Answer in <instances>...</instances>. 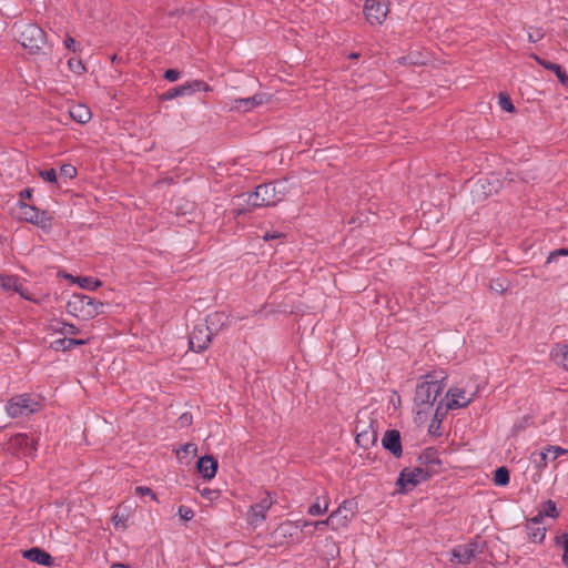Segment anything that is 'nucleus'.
Returning <instances> with one entry per match:
<instances>
[{
    "mask_svg": "<svg viewBox=\"0 0 568 568\" xmlns=\"http://www.w3.org/2000/svg\"><path fill=\"white\" fill-rule=\"evenodd\" d=\"M197 453V446L193 443H186L176 450L179 458H186L187 456H195Z\"/></svg>",
    "mask_w": 568,
    "mask_h": 568,
    "instance_id": "37",
    "label": "nucleus"
},
{
    "mask_svg": "<svg viewBox=\"0 0 568 568\" xmlns=\"http://www.w3.org/2000/svg\"><path fill=\"white\" fill-rule=\"evenodd\" d=\"M179 516L181 519L189 521L194 517V511L191 507L181 505L178 510Z\"/></svg>",
    "mask_w": 568,
    "mask_h": 568,
    "instance_id": "44",
    "label": "nucleus"
},
{
    "mask_svg": "<svg viewBox=\"0 0 568 568\" xmlns=\"http://www.w3.org/2000/svg\"><path fill=\"white\" fill-rule=\"evenodd\" d=\"M63 43L68 50L72 51V52L78 51L77 42H75L74 38H72L70 34L65 36Z\"/></svg>",
    "mask_w": 568,
    "mask_h": 568,
    "instance_id": "47",
    "label": "nucleus"
},
{
    "mask_svg": "<svg viewBox=\"0 0 568 568\" xmlns=\"http://www.w3.org/2000/svg\"><path fill=\"white\" fill-rule=\"evenodd\" d=\"M358 428L359 427L357 425L356 426L357 434H356V438H355L357 445L364 449H368L369 447L375 445V443L377 440L376 430H374L371 425L368 426L367 429L358 430Z\"/></svg>",
    "mask_w": 568,
    "mask_h": 568,
    "instance_id": "22",
    "label": "nucleus"
},
{
    "mask_svg": "<svg viewBox=\"0 0 568 568\" xmlns=\"http://www.w3.org/2000/svg\"><path fill=\"white\" fill-rule=\"evenodd\" d=\"M134 494L140 496V497L149 496L151 499L158 501V498H156V495L154 494V491L151 488L146 487V486H136L134 488Z\"/></svg>",
    "mask_w": 568,
    "mask_h": 568,
    "instance_id": "42",
    "label": "nucleus"
},
{
    "mask_svg": "<svg viewBox=\"0 0 568 568\" xmlns=\"http://www.w3.org/2000/svg\"><path fill=\"white\" fill-rule=\"evenodd\" d=\"M104 304L100 301L82 294L74 293L67 303V312L73 316L81 315L83 318H94L102 313Z\"/></svg>",
    "mask_w": 568,
    "mask_h": 568,
    "instance_id": "5",
    "label": "nucleus"
},
{
    "mask_svg": "<svg viewBox=\"0 0 568 568\" xmlns=\"http://www.w3.org/2000/svg\"><path fill=\"white\" fill-rule=\"evenodd\" d=\"M446 413H447L446 407L444 408L443 400H440L436 407L434 417L429 424L428 432L430 435L436 436V437L442 436L440 425H442L443 419L446 416Z\"/></svg>",
    "mask_w": 568,
    "mask_h": 568,
    "instance_id": "23",
    "label": "nucleus"
},
{
    "mask_svg": "<svg viewBox=\"0 0 568 568\" xmlns=\"http://www.w3.org/2000/svg\"><path fill=\"white\" fill-rule=\"evenodd\" d=\"M193 417L190 413H184L179 417L180 427H187L192 424Z\"/></svg>",
    "mask_w": 568,
    "mask_h": 568,
    "instance_id": "48",
    "label": "nucleus"
},
{
    "mask_svg": "<svg viewBox=\"0 0 568 568\" xmlns=\"http://www.w3.org/2000/svg\"><path fill=\"white\" fill-rule=\"evenodd\" d=\"M40 176L45 182L55 183L57 182V172L54 169L42 170L40 171Z\"/></svg>",
    "mask_w": 568,
    "mask_h": 568,
    "instance_id": "45",
    "label": "nucleus"
},
{
    "mask_svg": "<svg viewBox=\"0 0 568 568\" xmlns=\"http://www.w3.org/2000/svg\"><path fill=\"white\" fill-rule=\"evenodd\" d=\"M273 503L274 501L271 495L266 493L260 501L253 504L250 507L247 513L248 523L252 525H258L264 521L266 518V513L272 507Z\"/></svg>",
    "mask_w": 568,
    "mask_h": 568,
    "instance_id": "15",
    "label": "nucleus"
},
{
    "mask_svg": "<svg viewBox=\"0 0 568 568\" xmlns=\"http://www.w3.org/2000/svg\"><path fill=\"white\" fill-rule=\"evenodd\" d=\"M544 515L539 511L535 517L530 518L527 520V523L529 525H537V526H540L541 525V521L544 519Z\"/></svg>",
    "mask_w": 568,
    "mask_h": 568,
    "instance_id": "51",
    "label": "nucleus"
},
{
    "mask_svg": "<svg viewBox=\"0 0 568 568\" xmlns=\"http://www.w3.org/2000/svg\"><path fill=\"white\" fill-rule=\"evenodd\" d=\"M300 527L302 531H305L307 528L312 527L313 529L324 530L325 527L331 528L329 516L323 520L308 521V520H298L296 523V528Z\"/></svg>",
    "mask_w": 568,
    "mask_h": 568,
    "instance_id": "34",
    "label": "nucleus"
},
{
    "mask_svg": "<svg viewBox=\"0 0 568 568\" xmlns=\"http://www.w3.org/2000/svg\"><path fill=\"white\" fill-rule=\"evenodd\" d=\"M163 78L170 82L178 81L181 78V72L178 69H168Z\"/></svg>",
    "mask_w": 568,
    "mask_h": 568,
    "instance_id": "46",
    "label": "nucleus"
},
{
    "mask_svg": "<svg viewBox=\"0 0 568 568\" xmlns=\"http://www.w3.org/2000/svg\"><path fill=\"white\" fill-rule=\"evenodd\" d=\"M564 85L568 88V82H566V84H564Z\"/></svg>",
    "mask_w": 568,
    "mask_h": 568,
    "instance_id": "61",
    "label": "nucleus"
},
{
    "mask_svg": "<svg viewBox=\"0 0 568 568\" xmlns=\"http://www.w3.org/2000/svg\"><path fill=\"white\" fill-rule=\"evenodd\" d=\"M358 511V504L355 499L344 500L336 510L329 515L331 529L339 530L346 528Z\"/></svg>",
    "mask_w": 568,
    "mask_h": 568,
    "instance_id": "9",
    "label": "nucleus"
},
{
    "mask_svg": "<svg viewBox=\"0 0 568 568\" xmlns=\"http://www.w3.org/2000/svg\"><path fill=\"white\" fill-rule=\"evenodd\" d=\"M119 524H121V520H115V519H114V526H115V527H118V526H119Z\"/></svg>",
    "mask_w": 568,
    "mask_h": 568,
    "instance_id": "58",
    "label": "nucleus"
},
{
    "mask_svg": "<svg viewBox=\"0 0 568 568\" xmlns=\"http://www.w3.org/2000/svg\"><path fill=\"white\" fill-rule=\"evenodd\" d=\"M111 568H132L130 565H125V564H121V562H115L111 566Z\"/></svg>",
    "mask_w": 568,
    "mask_h": 568,
    "instance_id": "56",
    "label": "nucleus"
},
{
    "mask_svg": "<svg viewBox=\"0 0 568 568\" xmlns=\"http://www.w3.org/2000/svg\"><path fill=\"white\" fill-rule=\"evenodd\" d=\"M224 318L223 313H214L209 315L205 322L195 324L189 337L190 348L196 353L205 351L210 346L213 336L210 325L215 323L224 325Z\"/></svg>",
    "mask_w": 568,
    "mask_h": 568,
    "instance_id": "3",
    "label": "nucleus"
},
{
    "mask_svg": "<svg viewBox=\"0 0 568 568\" xmlns=\"http://www.w3.org/2000/svg\"><path fill=\"white\" fill-rule=\"evenodd\" d=\"M526 530L528 539L532 542L541 544L546 538V528L537 525H529L526 523Z\"/></svg>",
    "mask_w": 568,
    "mask_h": 568,
    "instance_id": "30",
    "label": "nucleus"
},
{
    "mask_svg": "<svg viewBox=\"0 0 568 568\" xmlns=\"http://www.w3.org/2000/svg\"><path fill=\"white\" fill-rule=\"evenodd\" d=\"M499 105L504 111L513 112L515 106L510 100V98L506 93L499 94Z\"/></svg>",
    "mask_w": 568,
    "mask_h": 568,
    "instance_id": "41",
    "label": "nucleus"
},
{
    "mask_svg": "<svg viewBox=\"0 0 568 568\" xmlns=\"http://www.w3.org/2000/svg\"><path fill=\"white\" fill-rule=\"evenodd\" d=\"M201 494H202V496H204V497H206L209 499H212L211 495L216 494V491L215 490H210V489L205 488V489H203L201 491Z\"/></svg>",
    "mask_w": 568,
    "mask_h": 568,
    "instance_id": "55",
    "label": "nucleus"
},
{
    "mask_svg": "<svg viewBox=\"0 0 568 568\" xmlns=\"http://www.w3.org/2000/svg\"><path fill=\"white\" fill-rule=\"evenodd\" d=\"M20 210V220L33 224L43 231H50L52 226V216L48 211L38 209L34 205H29L23 201L18 202Z\"/></svg>",
    "mask_w": 568,
    "mask_h": 568,
    "instance_id": "8",
    "label": "nucleus"
},
{
    "mask_svg": "<svg viewBox=\"0 0 568 568\" xmlns=\"http://www.w3.org/2000/svg\"><path fill=\"white\" fill-rule=\"evenodd\" d=\"M50 327L53 332L62 334L64 336L67 335H77L80 333L79 327H77L72 323H67L62 320H53L50 323Z\"/></svg>",
    "mask_w": 568,
    "mask_h": 568,
    "instance_id": "25",
    "label": "nucleus"
},
{
    "mask_svg": "<svg viewBox=\"0 0 568 568\" xmlns=\"http://www.w3.org/2000/svg\"><path fill=\"white\" fill-rule=\"evenodd\" d=\"M510 474L506 466H500L494 471L493 481L496 486L505 487L509 484Z\"/></svg>",
    "mask_w": 568,
    "mask_h": 568,
    "instance_id": "32",
    "label": "nucleus"
},
{
    "mask_svg": "<svg viewBox=\"0 0 568 568\" xmlns=\"http://www.w3.org/2000/svg\"><path fill=\"white\" fill-rule=\"evenodd\" d=\"M447 374L444 371H433L418 382L414 395V404L419 407L418 414L425 413L432 407L437 397L442 394L446 386Z\"/></svg>",
    "mask_w": 568,
    "mask_h": 568,
    "instance_id": "1",
    "label": "nucleus"
},
{
    "mask_svg": "<svg viewBox=\"0 0 568 568\" xmlns=\"http://www.w3.org/2000/svg\"><path fill=\"white\" fill-rule=\"evenodd\" d=\"M419 466L424 469H432L434 475L438 473L442 462L435 448L428 447L418 456Z\"/></svg>",
    "mask_w": 568,
    "mask_h": 568,
    "instance_id": "18",
    "label": "nucleus"
},
{
    "mask_svg": "<svg viewBox=\"0 0 568 568\" xmlns=\"http://www.w3.org/2000/svg\"><path fill=\"white\" fill-rule=\"evenodd\" d=\"M542 37H544V34L539 30H537L535 33L528 34L529 41L534 42V43L539 41Z\"/></svg>",
    "mask_w": 568,
    "mask_h": 568,
    "instance_id": "52",
    "label": "nucleus"
},
{
    "mask_svg": "<svg viewBox=\"0 0 568 568\" xmlns=\"http://www.w3.org/2000/svg\"><path fill=\"white\" fill-rule=\"evenodd\" d=\"M22 298L27 301H33L34 298L28 293V291L23 286V281L20 283V292H17Z\"/></svg>",
    "mask_w": 568,
    "mask_h": 568,
    "instance_id": "50",
    "label": "nucleus"
},
{
    "mask_svg": "<svg viewBox=\"0 0 568 568\" xmlns=\"http://www.w3.org/2000/svg\"><path fill=\"white\" fill-rule=\"evenodd\" d=\"M560 256H568V248L562 247L550 252V254L547 257L546 264L557 262Z\"/></svg>",
    "mask_w": 568,
    "mask_h": 568,
    "instance_id": "43",
    "label": "nucleus"
},
{
    "mask_svg": "<svg viewBox=\"0 0 568 568\" xmlns=\"http://www.w3.org/2000/svg\"><path fill=\"white\" fill-rule=\"evenodd\" d=\"M73 282H75L81 288L88 291H95L102 285L100 280L91 276H78L73 278Z\"/></svg>",
    "mask_w": 568,
    "mask_h": 568,
    "instance_id": "31",
    "label": "nucleus"
},
{
    "mask_svg": "<svg viewBox=\"0 0 568 568\" xmlns=\"http://www.w3.org/2000/svg\"><path fill=\"white\" fill-rule=\"evenodd\" d=\"M434 476L432 469H424L422 466L415 468L405 467L399 473L396 485L399 493H407L423 481H427Z\"/></svg>",
    "mask_w": 568,
    "mask_h": 568,
    "instance_id": "7",
    "label": "nucleus"
},
{
    "mask_svg": "<svg viewBox=\"0 0 568 568\" xmlns=\"http://www.w3.org/2000/svg\"><path fill=\"white\" fill-rule=\"evenodd\" d=\"M68 67L72 72L77 74H82L85 71L84 63L80 59L70 58L68 60Z\"/></svg>",
    "mask_w": 568,
    "mask_h": 568,
    "instance_id": "38",
    "label": "nucleus"
},
{
    "mask_svg": "<svg viewBox=\"0 0 568 568\" xmlns=\"http://www.w3.org/2000/svg\"><path fill=\"white\" fill-rule=\"evenodd\" d=\"M568 450L561 448L560 446L548 445L540 452H534L530 456L531 463L535 465V468L539 471H542L548 464V454L551 455V460L557 459L559 456L567 454Z\"/></svg>",
    "mask_w": 568,
    "mask_h": 568,
    "instance_id": "14",
    "label": "nucleus"
},
{
    "mask_svg": "<svg viewBox=\"0 0 568 568\" xmlns=\"http://www.w3.org/2000/svg\"><path fill=\"white\" fill-rule=\"evenodd\" d=\"M37 439L28 434L18 433L9 438L8 449L17 456H33L37 452Z\"/></svg>",
    "mask_w": 568,
    "mask_h": 568,
    "instance_id": "11",
    "label": "nucleus"
},
{
    "mask_svg": "<svg viewBox=\"0 0 568 568\" xmlns=\"http://www.w3.org/2000/svg\"><path fill=\"white\" fill-rule=\"evenodd\" d=\"M23 557L32 562L51 567L54 564V558L41 548L32 547L23 551Z\"/></svg>",
    "mask_w": 568,
    "mask_h": 568,
    "instance_id": "20",
    "label": "nucleus"
},
{
    "mask_svg": "<svg viewBox=\"0 0 568 568\" xmlns=\"http://www.w3.org/2000/svg\"><path fill=\"white\" fill-rule=\"evenodd\" d=\"M506 280H491L489 283V288L498 294H504L507 290Z\"/></svg>",
    "mask_w": 568,
    "mask_h": 568,
    "instance_id": "39",
    "label": "nucleus"
},
{
    "mask_svg": "<svg viewBox=\"0 0 568 568\" xmlns=\"http://www.w3.org/2000/svg\"><path fill=\"white\" fill-rule=\"evenodd\" d=\"M22 282V278H20L18 275H7L3 276V283L1 286V290L4 292H20V283Z\"/></svg>",
    "mask_w": 568,
    "mask_h": 568,
    "instance_id": "33",
    "label": "nucleus"
},
{
    "mask_svg": "<svg viewBox=\"0 0 568 568\" xmlns=\"http://www.w3.org/2000/svg\"><path fill=\"white\" fill-rule=\"evenodd\" d=\"M483 548L484 545L476 540L468 544L458 545L452 550L450 561L468 565L478 554L483 552Z\"/></svg>",
    "mask_w": 568,
    "mask_h": 568,
    "instance_id": "13",
    "label": "nucleus"
},
{
    "mask_svg": "<svg viewBox=\"0 0 568 568\" xmlns=\"http://www.w3.org/2000/svg\"><path fill=\"white\" fill-rule=\"evenodd\" d=\"M119 524H121V520H115V519H114V526H115V527H118V526H119Z\"/></svg>",
    "mask_w": 568,
    "mask_h": 568,
    "instance_id": "59",
    "label": "nucleus"
},
{
    "mask_svg": "<svg viewBox=\"0 0 568 568\" xmlns=\"http://www.w3.org/2000/svg\"><path fill=\"white\" fill-rule=\"evenodd\" d=\"M292 528H293V523L286 521V523H283L278 529L282 531L283 536H286L287 534L292 535V532H291Z\"/></svg>",
    "mask_w": 568,
    "mask_h": 568,
    "instance_id": "49",
    "label": "nucleus"
},
{
    "mask_svg": "<svg viewBox=\"0 0 568 568\" xmlns=\"http://www.w3.org/2000/svg\"><path fill=\"white\" fill-rule=\"evenodd\" d=\"M447 396H450L452 399L445 404L446 410H453V409L466 407L473 400V397H470V398L465 399L464 402H459V398H463V399L465 398V390L462 388H450L447 392Z\"/></svg>",
    "mask_w": 568,
    "mask_h": 568,
    "instance_id": "21",
    "label": "nucleus"
},
{
    "mask_svg": "<svg viewBox=\"0 0 568 568\" xmlns=\"http://www.w3.org/2000/svg\"><path fill=\"white\" fill-rule=\"evenodd\" d=\"M515 428L518 430V429H521L523 428V425H515Z\"/></svg>",
    "mask_w": 568,
    "mask_h": 568,
    "instance_id": "60",
    "label": "nucleus"
},
{
    "mask_svg": "<svg viewBox=\"0 0 568 568\" xmlns=\"http://www.w3.org/2000/svg\"><path fill=\"white\" fill-rule=\"evenodd\" d=\"M555 546L564 550L562 565L568 568V532L558 534L554 539Z\"/></svg>",
    "mask_w": 568,
    "mask_h": 568,
    "instance_id": "35",
    "label": "nucleus"
},
{
    "mask_svg": "<svg viewBox=\"0 0 568 568\" xmlns=\"http://www.w3.org/2000/svg\"><path fill=\"white\" fill-rule=\"evenodd\" d=\"M70 116L78 123L85 124L91 118L92 113L87 105L78 104L71 108Z\"/></svg>",
    "mask_w": 568,
    "mask_h": 568,
    "instance_id": "28",
    "label": "nucleus"
},
{
    "mask_svg": "<svg viewBox=\"0 0 568 568\" xmlns=\"http://www.w3.org/2000/svg\"><path fill=\"white\" fill-rule=\"evenodd\" d=\"M45 40V32L36 23H23L19 27V42L32 54L43 48Z\"/></svg>",
    "mask_w": 568,
    "mask_h": 568,
    "instance_id": "6",
    "label": "nucleus"
},
{
    "mask_svg": "<svg viewBox=\"0 0 568 568\" xmlns=\"http://www.w3.org/2000/svg\"><path fill=\"white\" fill-rule=\"evenodd\" d=\"M280 236H281V234H278V233H276V232H273V233H268V232H267V233H265V235H264V240H265V241H270V240L277 239V237H280Z\"/></svg>",
    "mask_w": 568,
    "mask_h": 568,
    "instance_id": "54",
    "label": "nucleus"
},
{
    "mask_svg": "<svg viewBox=\"0 0 568 568\" xmlns=\"http://www.w3.org/2000/svg\"><path fill=\"white\" fill-rule=\"evenodd\" d=\"M217 467V460L211 455L202 456L196 463L197 471L206 480H210L215 477Z\"/></svg>",
    "mask_w": 568,
    "mask_h": 568,
    "instance_id": "19",
    "label": "nucleus"
},
{
    "mask_svg": "<svg viewBox=\"0 0 568 568\" xmlns=\"http://www.w3.org/2000/svg\"><path fill=\"white\" fill-rule=\"evenodd\" d=\"M87 343H88L87 339L62 337V338L55 339L51 344V347L54 351L65 352V351H70L72 348H74L75 346L85 345Z\"/></svg>",
    "mask_w": 568,
    "mask_h": 568,
    "instance_id": "24",
    "label": "nucleus"
},
{
    "mask_svg": "<svg viewBox=\"0 0 568 568\" xmlns=\"http://www.w3.org/2000/svg\"><path fill=\"white\" fill-rule=\"evenodd\" d=\"M286 194V186L283 182H270L260 184L255 191L245 194V202L248 206L263 207L273 206L281 202ZM244 196V194L242 195Z\"/></svg>",
    "mask_w": 568,
    "mask_h": 568,
    "instance_id": "2",
    "label": "nucleus"
},
{
    "mask_svg": "<svg viewBox=\"0 0 568 568\" xmlns=\"http://www.w3.org/2000/svg\"><path fill=\"white\" fill-rule=\"evenodd\" d=\"M349 57H351L352 59H356V58H358V57H359V53H352Z\"/></svg>",
    "mask_w": 568,
    "mask_h": 568,
    "instance_id": "57",
    "label": "nucleus"
},
{
    "mask_svg": "<svg viewBox=\"0 0 568 568\" xmlns=\"http://www.w3.org/2000/svg\"><path fill=\"white\" fill-rule=\"evenodd\" d=\"M382 446L388 450L395 458L403 455L400 433L397 429H387L382 438Z\"/></svg>",
    "mask_w": 568,
    "mask_h": 568,
    "instance_id": "16",
    "label": "nucleus"
},
{
    "mask_svg": "<svg viewBox=\"0 0 568 568\" xmlns=\"http://www.w3.org/2000/svg\"><path fill=\"white\" fill-rule=\"evenodd\" d=\"M329 497L327 494L318 496L316 500L308 507L307 513L311 516H321L328 510Z\"/></svg>",
    "mask_w": 568,
    "mask_h": 568,
    "instance_id": "27",
    "label": "nucleus"
},
{
    "mask_svg": "<svg viewBox=\"0 0 568 568\" xmlns=\"http://www.w3.org/2000/svg\"><path fill=\"white\" fill-rule=\"evenodd\" d=\"M32 197V190L31 189H24L20 192V200L19 201H23L26 199H31Z\"/></svg>",
    "mask_w": 568,
    "mask_h": 568,
    "instance_id": "53",
    "label": "nucleus"
},
{
    "mask_svg": "<svg viewBox=\"0 0 568 568\" xmlns=\"http://www.w3.org/2000/svg\"><path fill=\"white\" fill-rule=\"evenodd\" d=\"M212 88L203 80L187 81L181 85L169 89L160 95L161 101L173 100L179 97L191 95L199 91L209 92Z\"/></svg>",
    "mask_w": 568,
    "mask_h": 568,
    "instance_id": "10",
    "label": "nucleus"
},
{
    "mask_svg": "<svg viewBox=\"0 0 568 568\" xmlns=\"http://www.w3.org/2000/svg\"><path fill=\"white\" fill-rule=\"evenodd\" d=\"M363 12L371 26H381L388 13V7L382 0H366Z\"/></svg>",
    "mask_w": 568,
    "mask_h": 568,
    "instance_id": "12",
    "label": "nucleus"
},
{
    "mask_svg": "<svg viewBox=\"0 0 568 568\" xmlns=\"http://www.w3.org/2000/svg\"><path fill=\"white\" fill-rule=\"evenodd\" d=\"M537 62L542 65L545 69L550 70L551 72H555L557 75L559 82L564 85L566 82H568V75L566 74L565 70L561 68V65L546 61L544 59H540L536 57Z\"/></svg>",
    "mask_w": 568,
    "mask_h": 568,
    "instance_id": "29",
    "label": "nucleus"
},
{
    "mask_svg": "<svg viewBox=\"0 0 568 568\" xmlns=\"http://www.w3.org/2000/svg\"><path fill=\"white\" fill-rule=\"evenodd\" d=\"M545 517L557 518L559 516V511L557 509L556 503L551 499L542 503V507L539 510Z\"/></svg>",
    "mask_w": 568,
    "mask_h": 568,
    "instance_id": "36",
    "label": "nucleus"
},
{
    "mask_svg": "<svg viewBox=\"0 0 568 568\" xmlns=\"http://www.w3.org/2000/svg\"><path fill=\"white\" fill-rule=\"evenodd\" d=\"M268 97L266 93H256L248 98H242V99H235L233 108L234 110H237L240 112H248L256 106L262 105L263 103L267 102Z\"/></svg>",
    "mask_w": 568,
    "mask_h": 568,
    "instance_id": "17",
    "label": "nucleus"
},
{
    "mask_svg": "<svg viewBox=\"0 0 568 568\" xmlns=\"http://www.w3.org/2000/svg\"><path fill=\"white\" fill-rule=\"evenodd\" d=\"M41 408V397L29 393L14 395L6 404V412L11 418L28 417Z\"/></svg>",
    "mask_w": 568,
    "mask_h": 568,
    "instance_id": "4",
    "label": "nucleus"
},
{
    "mask_svg": "<svg viewBox=\"0 0 568 568\" xmlns=\"http://www.w3.org/2000/svg\"><path fill=\"white\" fill-rule=\"evenodd\" d=\"M551 358L557 365L568 371V345L557 344L551 351Z\"/></svg>",
    "mask_w": 568,
    "mask_h": 568,
    "instance_id": "26",
    "label": "nucleus"
},
{
    "mask_svg": "<svg viewBox=\"0 0 568 568\" xmlns=\"http://www.w3.org/2000/svg\"><path fill=\"white\" fill-rule=\"evenodd\" d=\"M60 175L65 179H73L77 175V168L72 164H63L60 168Z\"/></svg>",
    "mask_w": 568,
    "mask_h": 568,
    "instance_id": "40",
    "label": "nucleus"
}]
</instances>
